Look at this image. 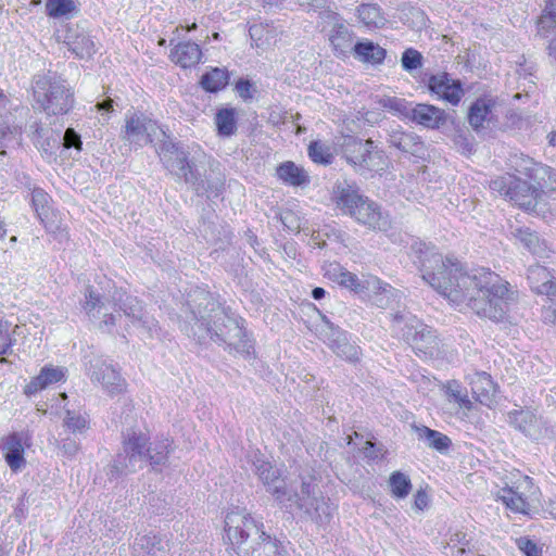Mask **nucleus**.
I'll list each match as a JSON object with an SVG mask.
<instances>
[{"label": "nucleus", "instance_id": "1", "mask_svg": "<svg viewBox=\"0 0 556 556\" xmlns=\"http://www.w3.org/2000/svg\"><path fill=\"white\" fill-rule=\"evenodd\" d=\"M410 249L417 255L422 279L455 306H467L494 323L507 320L513 293L497 274L485 268L464 273L458 261L443 257L426 242L415 241Z\"/></svg>", "mask_w": 556, "mask_h": 556}, {"label": "nucleus", "instance_id": "2", "mask_svg": "<svg viewBox=\"0 0 556 556\" xmlns=\"http://www.w3.org/2000/svg\"><path fill=\"white\" fill-rule=\"evenodd\" d=\"M254 472L257 475L266 491L275 501L287 510L293 508L300 510L305 518L318 526H326L332 518L330 500L325 497L318 488V478L313 470H306L299 475V484L291 485L289 490L281 479L280 471L266 460L260 451H253L248 455Z\"/></svg>", "mask_w": 556, "mask_h": 556}, {"label": "nucleus", "instance_id": "3", "mask_svg": "<svg viewBox=\"0 0 556 556\" xmlns=\"http://www.w3.org/2000/svg\"><path fill=\"white\" fill-rule=\"evenodd\" d=\"M191 307V334L199 343L211 339L224 343L232 350L250 357L254 353V343L250 339L242 317L236 316L210 293L199 292Z\"/></svg>", "mask_w": 556, "mask_h": 556}, {"label": "nucleus", "instance_id": "4", "mask_svg": "<svg viewBox=\"0 0 556 556\" xmlns=\"http://www.w3.org/2000/svg\"><path fill=\"white\" fill-rule=\"evenodd\" d=\"M225 533L237 556H287L282 541L264 531V525L245 510H231L225 517Z\"/></svg>", "mask_w": 556, "mask_h": 556}, {"label": "nucleus", "instance_id": "5", "mask_svg": "<svg viewBox=\"0 0 556 556\" xmlns=\"http://www.w3.org/2000/svg\"><path fill=\"white\" fill-rule=\"evenodd\" d=\"M35 102L47 115H65L75 104L74 91L55 72L38 74L33 79Z\"/></svg>", "mask_w": 556, "mask_h": 556}, {"label": "nucleus", "instance_id": "6", "mask_svg": "<svg viewBox=\"0 0 556 556\" xmlns=\"http://www.w3.org/2000/svg\"><path fill=\"white\" fill-rule=\"evenodd\" d=\"M394 327L402 333L403 340L409 344L416 355L432 358L440 354V340L435 331L409 313H396L393 316Z\"/></svg>", "mask_w": 556, "mask_h": 556}, {"label": "nucleus", "instance_id": "7", "mask_svg": "<svg viewBox=\"0 0 556 556\" xmlns=\"http://www.w3.org/2000/svg\"><path fill=\"white\" fill-rule=\"evenodd\" d=\"M149 437L140 430L127 429L123 432V451L110 468V480L128 475L147 465Z\"/></svg>", "mask_w": 556, "mask_h": 556}, {"label": "nucleus", "instance_id": "8", "mask_svg": "<svg viewBox=\"0 0 556 556\" xmlns=\"http://www.w3.org/2000/svg\"><path fill=\"white\" fill-rule=\"evenodd\" d=\"M326 275L338 285L361 296L369 295L371 292H384L386 288L389 287L375 276H363V278H359L357 275L346 270L339 264H331Z\"/></svg>", "mask_w": 556, "mask_h": 556}, {"label": "nucleus", "instance_id": "9", "mask_svg": "<svg viewBox=\"0 0 556 556\" xmlns=\"http://www.w3.org/2000/svg\"><path fill=\"white\" fill-rule=\"evenodd\" d=\"M421 81L426 85L432 97L453 106L458 105L465 96L463 83L447 72L426 73Z\"/></svg>", "mask_w": 556, "mask_h": 556}, {"label": "nucleus", "instance_id": "10", "mask_svg": "<svg viewBox=\"0 0 556 556\" xmlns=\"http://www.w3.org/2000/svg\"><path fill=\"white\" fill-rule=\"evenodd\" d=\"M85 359L86 371L92 382L100 383L111 395L123 392L125 379L112 364L101 356H93L89 359L88 356H85Z\"/></svg>", "mask_w": 556, "mask_h": 556}, {"label": "nucleus", "instance_id": "11", "mask_svg": "<svg viewBox=\"0 0 556 556\" xmlns=\"http://www.w3.org/2000/svg\"><path fill=\"white\" fill-rule=\"evenodd\" d=\"M226 176L218 166H210L203 174L198 167L189 174L187 185L199 197H206L208 200L220 197L225 190Z\"/></svg>", "mask_w": 556, "mask_h": 556}, {"label": "nucleus", "instance_id": "12", "mask_svg": "<svg viewBox=\"0 0 556 556\" xmlns=\"http://www.w3.org/2000/svg\"><path fill=\"white\" fill-rule=\"evenodd\" d=\"M30 437L27 432H12L0 441V451L7 465L13 472L20 471L26 465L24 457L25 447L30 445Z\"/></svg>", "mask_w": 556, "mask_h": 556}, {"label": "nucleus", "instance_id": "13", "mask_svg": "<svg viewBox=\"0 0 556 556\" xmlns=\"http://www.w3.org/2000/svg\"><path fill=\"white\" fill-rule=\"evenodd\" d=\"M319 17L327 23L332 24L330 30L329 41L337 55L345 56L352 48L353 33L344 24L342 17L331 10H323L319 12Z\"/></svg>", "mask_w": 556, "mask_h": 556}, {"label": "nucleus", "instance_id": "14", "mask_svg": "<svg viewBox=\"0 0 556 556\" xmlns=\"http://www.w3.org/2000/svg\"><path fill=\"white\" fill-rule=\"evenodd\" d=\"M389 144L404 154L425 160L428 154L426 143L421 137L412 130H404L401 126L388 131Z\"/></svg>", "mask_w": 556, "mask_h": 556}, {"label": "nucleus", "instance_id": "15", "mask_svg": "<svg viewBox=\"0 0 556 556\" xmlns=\"http://www.w3.org/2000/svg\"><path fill=\"white\" fill-rule=\"evenodd\" d=\"M359 201L358 207L350 211V217L371 229L387 230L390 227L389 215L382 212L378 203L364 194Z\"/></svg>", "mask_w": 556, "mask_h": 556}, {"label": "nucleus", "instance_id": "16", "mask_svg": "<svg viewBox=\"0 0 556 556\" xmlns=\"http://www.w3.org/2000/svg\"><path fill=\"white\" fill-rule=\"evenodd\" d=\"M157 125L143 114H132L126 118L123 138L139 147L152 142Z\"/></svg>", "mask_w": 556, "mask_h": 556}, {"label": "nucleus", "instance_id": "17", "mask_svg": "<svg viewBox=\"0 0 556 556\" xmlns=\"http://www.w3.org/2000/svg\"><path fill=\"white\" fill-rule=\"evenodd\" d=\"M362 197L361 188L355 181L338 179L333 185L331 199L344 215H350V211L358 207Z\"/></svg>", "mask_w": 556, "mask_h": 556}, {"label": "nucleus", "instance_id": "18", "mask_svg": "<svg viewBox=\"0 0 556 556\" xmlns=\"http://www.w3.org/2000/svg\"><path fill=\"white\" fill-rule=\"evenodd\" d=\"M409 121L429 129H439L447 121L444 110L428 103L413 104Z\"/></svg>", "mask_w": 556, "mask_h": 556}, {"label": "nucleus", "instance_id": "19", "mask_svg": "<svg viewBox=\"0 0 556 556\" xmlns=\"http://www.w3.org/2000/svg\"><path fill=\"white\" fill-rule=\"evenodd\" d=\"M527 279L536 294L556 296V280L548 268L539 264L531 265L527 269Z\"/></svg>", "mask_w": 556, "mask_h": 556}, {"label": "nucleus", "instance_id": "20", "mask_svg": "<svg viewBox=\"0 0 556 556\" xmlns=\"http://www.w3.org/2000/svg\"><path fill=\"white\" fill-rule=\"evenodd\" d=\"M65 43L68 49L80 59L90 58L96 53V45L91 36L78 27L68 28Z\"/></svg>", "mask_w": 556, "mask_h": 556}, {"label": "nucleus", "instance_id": "21", "mask_svg": "<svg viewBox=\"0 0 556 556\" xmlns=\"http://www.w3.org/2000/svg\"><path fill=\"white\" fill-rule=\"evenodd\" d=\"M359 161L355 162L354 167L369 172H378L383 169L384 153L372 139H366L358 156Z\"/></svg>", "mask_w": 556, "mask_h": 556}, {"label": "nucleus", "instance_id": "22", "mask_svg": "<svg viewBox=\"0 0 556 556\" xmlns=\"http://www.w3.org/2000/svg\"><path fill=\"white\" fill-rule=\"evenodd\" d=\"M202 56V51L198 43L192 41L179 42L169 54L170 60L182 68L195 66Z\"/></svg>", "mask_w": 556, "mask_h": 556}, {"label": "nucleus", "instance_id": "23", "mask_svg": "<svg viewBox=\"0 0 556 556\" xmlns=\"http://www.w3.org/2000/svg\"><path fill=\"white\" fill-rule=\"evenodd\" d=\"M507 198L516 205L529 210L535 205L538 190L528 181L514 177Z\"/></svg>", "mask_w": 556, "mask_h": 556}, {"label": "nucleus", "instance_id": "24", "mask_svg": "<svg viewBox=\"0 0 556 556\" xmlns=\"http://www.w3.org/2000/svg\"><path fill=\"white\" fill-rule=\"evenodd\" d=\"M162 163L170 174L182 179L186 184L189 174L197 167L194 163L189 161V153L182 147Z\"/></svg>", "mask_w": 556, "mask_h": 556}, {"label": "nucleus", "instance_id": "25", "mask_svg": "<svg viewBox=\"0 0 556 556\" xmlns=\"http://www.w3.org/2000/svg\"><path fill=\"white\" fill-rule=\"evenodd\" d=\"M167 547V541L155 533L138 536L134 543V549L138 556H164Z\"/></svg>", "mask_w": 556, "mask_h": 556}, {"label": "nucleus", "instance_id": "26", "mask_svg": "<svg viewBox=\"0 0 556 556\" xmlns=\"http://www.w3.org/2000/svg\"><path fill=\"white\" fill-rule=\"evenodd\" d=\"M413 429L418 440L424 441L426 445L442 454L446 453L452 446V440L444 433L430 429L427 426L413 425Z\"/></svg>", "mask_w": 556, "mask_h": 556}, {"label": "nucleus", "instance_id": "27", "mask_svg": "<svg viewBox=\"0 0 556 556\" xmlns=\"http://www.w3.org/2000/svg\"><path fill=\"white\" fill-rule=\"evenodd\" d=\"M277 177L286 185L300 187L309 182L307 172L291 161H286L277 167Z\"/></svg>", "mask_w": 556, "mask_h": 556}, {"label": "nucleus", "instance_id": "28", "mask_svg": "<svg viewBox=\"0 0 556 556\" xmlns=\"http://www.w3.org/2000/svg\"><path fill=\"white\" fill-rule=\"evenodd\" d=\"M471 391L475 399L481 404L489 405L496 392L495 383L486 372H478L471 380Z\"/></svg>", "mask_w": 556, "mask_h": 556}, {"label": "nucleus", "instance_id": "29", "mask_svg": "<svg viewBox=\"0 0 556 556\" xmlns=\"http://www.w3.org/2000/svg\"><path fill=\"white\" fill-rule=\"evenodd\" d=\"M172 441L168 438L156 439L148 443L147 464L156 470L159 466H165L172 452Z\"/></svg>", "mask_w": 556, "mask_h": 556}, {"label": "nucleus", "instance_id": "30", "mask_svg": "<svg viewBox=\"0 0 556 556\" xmlns=\"http://www.w3.org/2000/svg\"><path fill=\"white\" fill-rule=\"evenodd\" d=\"M353 51L356 59L370 64L382 63L387 54L382 47L369 40L356 42Z\"/></svg>", "mask_w": 556, "mask_h": 556}, {"label": "nucleus", "instance_id": "31", "mask_svg": "<svg viewBox=\"0 0 556 556\" xmlns=\"http://www.w3.org/2000/svg\"><path fill=\"white\" fill-rule=\"evenodd\" d=\"M507 421L510 426L526 435H532V431L536 427L535 414L532 410L526 408L508 412Z\"/></svg>", "mask_w": 556, "mask_h": 556}, {"label": "nucleus", "instance_id": "32", "mask_svg": "<svg viewBox=\"0 0 556 556\" xmlns=\"http://www.w3.org/2000/svg\"><path fill=\"white\" fill-rule=\"evenodd\" d=\"M493 101L486 98L477 99L469 108L468 121L473 129L483 126L492 113Z\"/></svg>", "mask_w": 556, "mask_h": 556}, {"label": "nucleus", "instance_id": "33", "mask_svg": "<svg viewBox=\"0 0 556 556\" xmlns=\"http://www.w3.org/2000/svg\"><path fill=\"white\" fill-rule=\"evenodd\" d=\"M364 141L365 140L351 135L341 136L337 141L342 156L352 166L355 165L356 161H359L358 156L361 155Z\"/></svg>", "mask_w": 556, "mask_h": 556}, {"label": "nucleus", "instance_id": "34", "mask_svg": "<svg viewBox=\"0 0 556 556\" xmlns=\"http://www.w3.org/2000/svg\"><path fill=\"white\" fill-rule=\"evenodd\" d=\"M215 125L217 132L222 137H231L237 131L236 110L224 108L217 111L215 115Z\"/></svg>", "mask_w": 556, "mask_h": 556}, {"label": "nucleus", "instance_id": "35", "mask_svg": "<svg viewBox=\"0 0 556 556\" xmlns=\"http://www.w3.org/2000/svg\"><path fill=\"white\" fill-rule=\"evenodd\" d=\"M78 11L76 0H46V14L51 18L68 17Z\"/></svg>", "mask_w": 556, "mask_h": 556}, {"label": "nucleus", "instance_id": "36", "mask_svg": "<svg viewBox=\"0 0 556 556\" xmlns=\"http://www.w3.org/2000/svg\"><path fill=\"white\" fill-rule=\"evenodd\" d=\"M357 12L361 22L364 23L367 27L380 28L387 22V18L378 4H362L357 9Z\"/></svg>", "mask_w": 556, "mask_h": 556}, {"label": "nucleus", "instance_id": "37", "mask_svg": "<svg viewBox=\"0 0 556 556\" xmlns=\"http://www.w3.org/2000/svg\"><path fill=\"white\" fill-rule=\"evenodd\" d=\"M228 78L227 71L216 67L202 76L201 86L208 92H217L227 86Z\"/></svg>", "mask_w": 556, "mask_h": 556}, {"label": "nucleus", "instance_id": "38", "mask_svg": "<svg viewBox=\"0 0 556 556\" xmlns=\"http://www.w3.org/2000/svg\"><path fill=\"white\" fill-rule=\"evenodd\" d=\"M556 28V0H549L536 24V34L546 38Z\"/></svg>", "mask_w": 556, "mask_h": 556}, {"label": "nucleus", "instance_id": "39", "mask_svg": "<svg viewBox=\"0 0 556 556\" xmlns=\"http://www.w3.org/2000/svg\"><path fill=\"white\" fill-rule=\"evenodd\" d=\"M378 103L380 104L381 108L404 118H409L410 111L413 108L412 102H408L407 100L397 97L384 96L379 99Z\"/></svg>", "mask_w": 556, "mask_h": 556}, {"label": "nucleus", "instance_id": "40", "mask_svg": "<svg viewBox=\"0 0 556 556\" xmlns=\"http://www.w3.org/2000/svg\"><path fill=\"white\" fill-rule=\"evenodd\" d=\"M389 486L392 496L405 498L412 491V482L407 475L401 471H394L389 478Z\"/></svg>", "mask_w": 556, "mask_h": 556}, {"label": "nucleus", "instance_id": "41", "mask_svg": "<svg viewBox=\"0 0 556 556\" xmlns=\"http://www.w3.org/2000/svg\"><path fill=\"white\" fill-rule=\"evenodd\" d=\"M48 201L49 195L47 192H45L42 189H34L31 192V202L38 218L46 228H49V214L51 211L48 205Z\"/></svg>", "mask_w": 556, "mask_h": 556}, {"label": "nucleus", "instance_id": "42", "mask_svg": "<svg viewBox=\"0 0 556 556\" xmlns=\"http://www.w3.org/2000/svg\"><path fill=\"white\" fill-rule=\"evenodd\" d=\"M115 306L119 307L124 318L129 319L132 325L144 316L140 301L137 298L127 296L124 301L119 300V303Z\"/></svg>", "mask_w": 556, "mask_h": 556}, {"label": "nucleus", "instance_id": "43", "mask_svg": "<svg viewBox=\"0 0 556 556\" xmlns=\"http://www.w3.org/2000/svg\"><path fill=\"white\" fill-rule=\"evenodd\" d=\"M308 156L316 164L329 165L333 161L330 148L320 141H312L309 143Z\"/></svg>", "mask_w": 556, "mask_h": 556}, {"label": "nucleus", "instance_id": "44", "mask_svg": "<svg viewBox=\"0 0 556 556\" xmlns=\"http://www.w3.org/2000/svg\"><path fill=\"white\" fill-rule=\"evenodd\" d=\"M511 233L529 252L533 254L539 252L540 240L535 232L529 228L518 227Z\"/></svg>", "mask_w": 556, "mask_h": 556}, {"label": "nucleus", "instance_id": "45", "mask_svg": "<svg viewBox=\"0 0 556 556\" xmlns=\"http://www.w3.org/2000/svg\"><path fill=\"white\" fill-rule=\"evenodd\" d=\"M424 64V56L422 54L414 49V48H407L401 56V65L404 71L407 73H413L414 71L420 68Z\"/></svg>", "mask_w": 556, "mask_h": 556}, {"label": "nucleus", "instance_id": "46", "mask_svg": "<svg viewBox=\"0 0 556 556\" xmlns=\"http://www.w3.org/2000/svg\"><path fill=\"white\" fill-rule=\"evenodd\" d=\"M64 425L73 432H83L89 427V419L86 414L66 410Z\"/></svg>", "mask_w": 556, "mask_h": 556}, {"label": "nucleus", "instance_id": "47", "mask_svg": "<svg viewBox=\"0 0 556 556\" xmlns=\"http://www.w3.org/2000/svg\"><path fill=\"white\" fill-rule=\"evenodd\" d=\"M35 144L47 155H54L61 147L60 134L52 135L51 137L43 138L38 131L35 139Z\"/></svg>", "mask_w": 556, "mask_h": 556}, {"label": "nucleus", "instance_id": "48", "mask_svg": "<svg viewBox=\"0 0 556 556\" xmlns=\"http://www.w3.org/2000/svg\"><path fill=\"white\" fill-rule=\"evenodd\" d=\"M327 345L336 352L344 341H348V333L340 327L330 326V331H325L323 336Z\"/></svg>", "mask_w": 556, "mask_h": 556}, {"label": "nucleus", "instance_id": "49", "mask_svg": "<svg viewBox=\"0 0 556 556\" xmlns=\"http://www.w3.org/2000/svg\"><path fill=\"white\" fill-rule=\"evenodd\" d=\"M504 493L502 500L508 508L516 513H523L526 510L527 502L521 495L517 494L511 489L507 491L504 490Z\"/></svg>", "mask_w": 556, "mask_h": 556}, {"label": "nucleus", "instance_id": "50", "mask_svg": "<svg viewBox=\"0 0 556 556\" xmlns=\"http://www.w3.org/2000/svg\"><path fill=\"white\" fill-rule=\"evenodd\" d=\"M15 341L10 332V324L0 320V356L10 353Z\"/></svg>", "mask_w": 556, "mask_h": 556}, {"label": "nucleus", "instance_id": "51", "mask_svg": "<svg viewBox=\"0 0 556 556\" xmlns=\"http://www.w3.org/2000/svg\"><path fill=\"white\" fill-rule=\"evenodd\" d=\"M148 338H155L160 334V327L157 320L148 314H144L136 324Z\"/></svg>", "mask_w": 556, "mask_h": 556}, {"label": "nucleus", "instance_id": "52", "mask_svg": "<svg viewBox=\"0 0 556 556\" xmlns=\"http://www.w3.org/2000/svg\"><path fill=\"white\" fill-rule=\"evenodd\" d=\"M516 545L526 556H542V549L527 536L518 538Z\"/></svg>", "mask_w": 556, "mask_h": 556}, {"label": "nucleus", "instance_id": "53", "mask_svg": "<svg viewBox=\"0 0 556 556\" xmlns=\"http://www.w3.org/2000/svg\"><path fill=\"white\" fill-rule=\"evenodd\" d=\"M334 353L341 358L355 362L358 359L359 348L348 340L344 341Z\"/></svg>", "mask_w": 556, "mask_h": 556}, {"label": "nucleus", "instance_id": "54", "mask_svg": "<svg viewBox=\"0 0 556 556\" xmlns=\"http://www.w3.org/2000/svg\"><path fill=\"white\" fill-rule=\"evenodd\" d=\"M124 319L125 318L123 316L122 311H119V307L115 308L113 313L103 315L101 328L106 330L108 332H111L114 327H121L123 325Z\"/></svg>", "mask_w": 556, "mask_h": 556}, {"label": "nucleus", "instance_id": "55", "mask_svg": "<svg viewBox=\"0 0 556 556\" xmlns=\"http://www.w3.org/2000/svg\"><path fill=\"white\" fill-rule=\"evenodd\" d=\"M513 175H505L497 177L493 180H491L490 187L492 190L500 192L502 195L506 197L508 195L509 190L511 189V184L514 180Z\"/></svg>", "mask_w": 556, "mask_h": 556}, {"label": "nucleus", "instance_id": "56", "mask_svg": "<svg viewBox=\"0 0 556 556\" xmlns=\"http://www.w3.org/2000/svg\"><path fill=\"white\" fill-rule=\"evenodd\" d=\"M81 138L78 132L75 131L74 128H67L63 135V138L61 140V146H63L65 149L74 148L78 151L81 150Z\"/></svg>", "mask_w": 556, "mask_h": 556}, {"label": "nucleus", "instance_id": "57", "mask_svg": "<svg viewBox=\"0 0 556 556\" xmlns=\"http://www.w3.org/2000/svg\"><path fill=\"white\" fill-rule=\"evenodd\" d=\"M40 372L42 374L43 380L48 383V386L58 383L64 378V371L59 367L45 366Z\"/></svg>", "mask_w": 556, "mask_h": 556}, {"label": "nucleus", "instance_id": "58", "mask_svg": "<svg viewBox=\"0 0 556 556\" xmlns=\"http://www.w3.org/2000/svg\"><path fill=\"white\" fill-rule=\"evenodd\" d=\"M48 383L43 380L42 374L39 372L38 376L34 377L24 388V393L27 396H31L40 392L41 390L48 388Z\"/></svg>", "mask_w": 556, "mask_h": 556}, {"label": "nucleus", "instance_id": "59", "mask_svg": "<svg viewBox=\"0 0 556 556\" xmlns=\"http://www.w3.org/2000/svg\"><path fill=\"white\" fill-rule=\"evenodd\" d=\"M59 450L63 453L64 456L72 458L79 451V444L76 440L67 437L62 439L58 444Z\"/></svg>", "mask_w": 556, "mask_h": 556}, {"label": "nucleus", "instance_id": "60", "mask_svg": "<svg viewBox=\"0 0 556 556\" xmlns=\"http://www.w3.org/2000/svg\"><path fill=\"white\" fill-rule=\"evenodd\" d=\"M181 147L172 140H164L160 147L157 148V153L161 161H165V159L170 157V154L175 153Z\"/></svg>", "mask_w": 556, "mask_h": 556}, {"label": "nucleus", "instance_id": "61", "mask_svg": "<svg viewBox=\"0 0 556 556\" xmlns=\"http://www.w3.org/2000/svg\"><path fill=\"white\" fill-rule=\"evenodd\" d=\"M14 136V131L10 126L0 124V155H5V148L9 146V142L12 141Z\"/></svg>", "mask_w": 556, "mask_h": 556}, {"label": "nucleus", "instance_id": "62", "mask_svg": "<svg viewBox=\"0 0 556 556\" xmlns=\"http://www.w3.org/2000/svg\"><path fill=\"white\" fill-rule=\"evenodd\" d=\"M252 88V84L248 79H239L236 84V89L239 96L243 99L252 98L250 90Z\"/></svg>", "mask_w": 556, "mask_h": 556}, {"label": "nucleus", "instance_id": "63", "mask_svg": "<svg viewBox=\"0 0 556 556\" xmlns=\"http://www.w3.org/2000/svg\"><path fill=\"white\" fill-rule=\"evenodd\" d=\"M429 504V497L426 491L418 490L414 496V506L418 510H424L428 507Z\"/></svg>", "mask_w": 556, "mask_h": 556}, {"label": "nucleus", "instance_id": "64", "mask_svg": "<svg viewBox=\"0 0 556 556\" xmlns=\"http://www.w3.org/2000/svg\"><path fill=\"white\" fill-rule=\"evenodd\" d=\"M364 454L366 457L377 459L381 456V448L376 443L367 441L364 447Z\"/></svg>", "mask_w": 556, "mask_h": 556}]
</instances>
